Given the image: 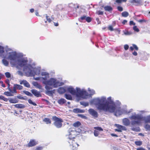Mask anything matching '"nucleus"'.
Segmentation results:
<instances>
[{
    "label": "nucleus",
    "mask_w": 150,
    "mask_h": 150,
    "mask_svg": "<svg viewBox=\"0 0 150 150\" xmlns=\"http://www.w3.org/2000/svg\"><path fill=\"white\" fill-rule=\"evenodd\" d=\"M107 101L105 98L102 97L101 98H97L93 100L94 104L97 106V108L100 110L104 112H108L110 113L115 112V115L121 114L122 112L120 108H117L115 103L111 100V97L108 98Z\"/></svg>",
    "instance_id": "f257e3e1"
},
{
    "label": "nucleus",
    "mask_w": 150,
    "mask_h": 150,
    "mask_svg": "<svg viewBox=\"0 0 150 150\" xmlns=\"http://www.w3.org/2000/svg\"><path fill=\"white\" fill-rule=\"evenodd\" d=\"M132 120H135L132 121L131 122V127H132L131 130L133 131L136 132H139L140 131V129L139 127H134L135 125H139L141 123L142 121H144L145 123L150 122V117H148L147 118L146 117H143L140 115H132L129 118Z\"/></svg>",
    "instance_id": "f03ea898"
},
{
    "label": "nucleus",
    "mask_w": 150,
    "mask_h": 150,
    "mask_svg": "<svg viewBox=\"0 0 150 150\" xmlns=\"http://www.w3.org/2000/svg\"><path fill=\"white\" fill-rule=\"evenodd\" d=\"M43 83L46 85L45 88L47 90L52 89V88L49 86H53L54 88H57L60 86V82L56 79L53 78H50L49 80L47 81H44Z\"/></svg>",
    "instance_id": "7ed1b4c3"
},
{
    "label": "nucleus",
    "mask_w": 150,
    "mask_h": 150,
    "mask_svg": "<svg viewBox=\"0 0 150 150\" xmlns=\"http://www.w3.org/2000/svg\"><path fill=\"white\" fill-rule=\"evenodd\" d=\"M52 120L54 121V125L57 128H59L62 127V123L63 122V120L62 119L55 116L52 117Z\"/></svg>",
    "instance_id": "20e7f679"
},
{
    "label": "nucleus",
    "mask_w": 150,
    "mask_h": 150,
    "mask_svg": "<svg viewBox=\"0 0 150 150\" xmlns=\"http://www.w3.org/2000/svg\"><path fill=\"white\" fill-rule=\"evenodd\" d=\"M30 66H25L23 69V71L25 73L29 76H34L35 74V72L32 69Z\"/></svg>",
    "instance_id": "39448f33"
},
{
    "label": "nucleus",
    "mask_w": 150,
    "mask_h": 150,
    "mask_svg": "<svg viewBox=\"0 0 150 150\" xmlns=\"http://www.w3.org/2000/svg\"><path fill=\"white\" fill-rule=\"evenodd\" d=\"M74 137L69 138L68 139V142L69 144V146L71 147L72 150H77L79 146V144L75 142L74 140Z\"/></svg>",
    "instance_id": "423d86ee"
},
{
    "label": "nucleus",
    "mask_w": 150,
    "mask_h": 150,
    "mask_svg": "<svg viewBox=\"0 0 150 150\" xmlns=\"http://www.w3.org/2000/svg\"><path fill=\"white\" fill-rule=\"evenodd\" d=\"M88 111L89 114L94 118H97L98 117V112L93 109L90 108L88 110Z\"/></svg>",
    "instance_id": "0eeeda50"
},
{
    "label": "nucleus",
    "mask_w": 150,
    "mask_h": 150,
    "mask_svg": "<svg viewBox=\"0 0 150 150\" xmlns=\"http://www.w3.org/2000/svg\"><path fill=\"white\" fill-rule=\"evenodd\" d=\"M116 126L118 129H115V131L118 132H122V130H127L126 128L122 125L119 124H116Z\"/></svg>",
    "instance_id": "6e6552de"
},
{
    "label": "nucleus",
    "mask_w": 150,
    "mask_h": 150,
    "mask_svg": "<svg viewBox=\"0 0 150 150\" xmlns=\"http://www.w3.org/2000/svg\"><path fill=\"white\" fill-rule=\"evenodd\" d=\"M94 128L95 130L94 131V136L96 137L98 136L100 134V131H103V129L100 127H94Z\"/></svg>",
    "instance_id": "1a4fd4ad"
},
{
    "label": "nucleus",
    "mask_w": 150,
    "mask_h": 150,
    "mask_svg": "<svg viewBox=\"0 0 150 150\" xmlns=\"http://www.w3.org/2000/svg\"><path fill=\"white\" fill-rule=\"evenodd\" d=\"M38 143V142L35 139H30L26 146L29 147H31L36 145Z\"/></svg>",
    "instance_id": "9d476101"
},
{
    "label": "nucleus",
    "mask_w": 150,
    "mask_h": 150,
    "mask_svg": "<svg viewBox=\"0 0 150 150\" xmlns=\"http://www.w3.org/2000/svg\"><path fill=\"white\" fill-rule=\"evenodd\" d=\"M27 60L23 59L18 60V64L21 67L25 66L27 64Z\"/></svg>",
    "instance_id": "9b49d317"
},
{
    "label": "nucleus",
    "mask_w": 150,
    "mask_h": 150,
    "mask_svg": "<svg viewBox=\"0 0 150 150\" xmlns=\"http://www.w3.org/2000/svg\"><path fill=\"white\" fill-rule=\"evenodd\" d=\"M31 91L32 93L37 97L41 96V94L40 92L35 89H32L31 90Z\"/></svg>",
    "instance_id": "f8f14e48"
},
{
    "label": "nucleus",
    "mask_w": 150,
    "mask_h": 150,
    "mask_svg": "<svg viewBox=\"0 0 150 150\" xmlns=\"http://www.w3.org/2000/svg\"><path fill=\"white\" fill-rule=\"evenodd\" d=\"M67 91L72 95H75L76 91L72 87H69L67 88Z\"/></svg>",
    "instance_id": "ddd939ff"
},
{
    "label": "nucleus",
    "mask_w": 150,
    "mask_h": 150,
    "mask_svg": "<svg viewBox=\"0 0 150 150\" xmlns=\"http://www.w3.org/2000/svg\"><path fill=\"white\" fill-rule=\"evenodd\" d=\"M88 96L89 94L86 91L83 90L82 93L81 94V96L80 97L83 98H88Z\"/></svg>",
    "instance_id": "4468645a"
},
{
    "label": "nucleus",
    "mask_w": 150,
    "mask_h": 150,
    "mask_svg": "<svg viewBox=\"0 0 150 150\" xmlns=\"http://www.w3.org/2000/svg\"><path fill=\"white\" fill-rule=\"evenodd\" d=\"M76 95L78 97H80L81 96V94L82 93L83 90L81 91L80 88H76Z\"/></svg>",
    "instance_id": "2eb2a0df"
},
{
    "label": "nucleus",
    "mask_w": 150,
    "mask_h": 150,
    "mask_svg": "<svg viewBox=\"0 0 150 150\" xmlns=\"http://www.w3.org/2000/svg\"><path fill=\"white\" fill-rule=\"evenodd\" d=\"M76 95L78 97H80L81 96V94L82 93L83 90L81 91L80 88H76Z\"/></svg>",
    "instance_id": "dca6fc26"
},
{
    "label": "nucleus",
    "mask_w": 150,
    "mask_h": 150,
    "mask_svg": "<svg viewBox=\"0 0 150 150\" xmlns=\"http://www.w3.org/2000/svg\"><path fill=\"white\" fill-rule=\"evenodd\" d=\"M8 57L11 61H15L16 59V56L15 54H11L9 55Z\"/></svg>",
    "instance_id": "f3484780"
},
{
    "label": "nucleus",
    "mask_w": 150,
    "mask_h": 150,
    "mask_svg": "<svg viewBox=\"0 0 150 150\" xmlns=\"http://www.w3.org/2000/svg\"><path fill=\"white\" fill-rule=\"evenodd\" d=\"M123 122L124 125L126 126H128L130 124L129 120L127 118L124 119L123 120Z\"/></svg>",
    "instance_id": "a211bd4d"
},
{
    "label": "nucleus",
    "mask_w": 150,
    "mask_h": 150,
    "mask_svg": "<svg viewBox=\"0 0 150 150\" xmlns=\"http://www.w3.org/2000/svg\"><path fill=\"white\" fill-rule=\"evenodd\" d=\"M58 92L60 94H63L66 91V89L63 87L59 88L57 90Z\"/></svg>",
    "instance_id": "6ab92c4d"
},
{
    "label": "nucleus",
    "mask_w": 150,
    "mask_h": 150,
    "mask_svg": "<svg viewBox=\"0 0 150 150\" xmlns=\"http://www.w3.org/2000/svg\"><path fill=\"white\" fill-rule=\"evenodd\" d=\"M8 100L10 103H18V100L16 98H10Z\"/></svg>",
    "instance_id": "aec40b11"
},
{
    "label": "nucleus",
    "mask_w": 150,
    "mask_h": 150,
    "mask_svg": "<svg viewBox=\"0 0 150 150\" xmlns=\"http://www.w3.org/2000/svg\"><path fill=\"white\" fill-rule=\"evenodd\" d=\"M14 106L15 108H23L25 107V105L21 104H16L14 105Z\"/></svg>",
    "instance_id": "412c9836"
},
{
    "label": "nucleus",
    "mask_w": 150,
    "mask_h": 150,
    "mask_svg": "<svg viewBox=\"0 0 150 150\" xmlns=\"http://www.w3.org/2000/svg\"><path fill=\"white\" fill-rule=\"evenodd\" d=\"M66 100L64 99L61 98L58 100V103L61 105H62L66 103Z\"/></svg>",
    "instance_id": "4be33fe9"
},
{
    "label": "nucleus",
    "mask_w": 150,
    "mask_h": 150,
    "mask_svg": "<svg viewBox=\"0 0 150 150\" xmlns=\"http://www.w3.org/2000/svg\"><path fill=\"white\" fill-rule=\"evenodd\" d=\"M43 121L45 122L46 124H50L51 123V120L48 118H45L43 120Z\"/></svg>",
    "instance_id": "5701e85b"
},
{
    "label": "nucleus",
    "mask_w": 150,
    "mask_h": 150,
    "mask_svg": "<svg viewBox=\"0 0 150 150\" xmlns=\"http://www.w3.org/2000/svg\"><path fill=\"white\" fill-rule=\"evenodd\" d=\"M105 10L106 11H112L113 9L110 6H106L104 7Z\"/></svg>",
    "instance_id": "b1692460"
},
{
    "label": "nucleus",
    "mask_w": 150,
    "mask_h": 150,
    "mask_svg": "<svg viewBox=\"0 0 150 150\" xmlns=\"http://www.w3.org/2000/svg\"><path fill=\"white\" fill-rule=\"evenodd\" d=\"M55 92V90L54 89L53 90L49 91L47 90L46 91V94L48 95H53Z\"/></svg>",
    "instance_id": "393cba45"
},
{
    "label": "nucleus",
    "mask_w": 150,
    "mask_h": 150,
    "mask_svg": "<svg viewBox=\"0 0 150 150\" xmlns=\"http://www.w3.org/2000/svg\"><path fill=\"white\" fill-rule=\"evenodd\" d=\"M65 97L66 99L69 100H72V98L71 95L67 94H65Z\"/></svg>",
    "instance_id": "a878e982"
},
{
    "label": "nucleus",
    "mask_w": 150,
    "mask_h": 150,
    "mask_svg": "<svg viewBox=\"0 0 150 150\" xmlns=\"http://www.w3.org/2000/svg\"><path fill=\"white\" fill-rule=\"evenodd\" d=\"M127 0H115V4H120L122 3L123 2H125L127 1Z\"/></svg>",
    "instance_id": "bb28decb"
},
{
    "label": "nucleus",
    "mask_w": 150,
    "mask_h": 150,
    "mask_svg": "<svg viewBox=\"0 0 150 150\" xmlns=\"http://www.w3.org/2000/svg\"><path fill=\"white\" fill-rule=\"evenodd\" d=\"M16 88L15 86H14H14L13 88V90L10 88V87H9V89H8L9 91L12 93H16Z\"/></svg>",
    "instance_id": "cd10ccee"
},
{
    "label": "nucleus",
    "mask_w": 150,
    "mask_h": 150,
    "mask_svg": "<svg viewBox=\"0 0 150 150\" xmlns=\"http://www.w3.org/2000/svg\"><path fill=\"white\" fill-rule=\"evenodd\" d=\"M4 95L8 96H13V94L11 93V92L6 91L4 93Z\"/></svg>",
    "instance_id": "c85d7f7f"
},
{
    "label": "nucleus",
    "mask_w": 150,
    "mask_h": 150,
    "mask_svg": "<svg viewBox=\"0 0 150 150\" xmlns=\"http://www.w3.org/2000/svg\"><path fill=\"white\" fill-rule=\"evenodd\" d=\"M81 125V124L79 121H77L75 122L73 124V125L75 127H78Z\"/></svg>",
    "instance_id": "c756f323"
},
{
    "label": "nucleus",
    "mask_w": 150,
    "mask_h": 150,
    "mask_svg": "<svg viewBox=\"0 0 150 150\" xmlns=\"http://www.w3.org/2000/svg\"><path fill=\"white\" fill-rule=\"evenodd\" d=\"M80 104L81 105H83L85 107L88 106L89 105V103L87 102L81 101L80 102Z\"/></svg>",
    "instance_id": "7c9ffc66"
},
{
    "label": "nucleus",
    "mask_w": 150,
    "mask_h": 150,
    "mask_svg": "<svg viewBox=\"0 0 150 150\" xmlns=\"http://www.w3.org/2000/svg\"><path fill=\"white\" fill-rule=\"evenodd\" d=\"M14 86H15V87H16V89L18 90H21L23 88V87L22 86L19 85V84H14Z\"/></svg>",
    "instance_id": "2f4dec72"
},
{
    "label": "nucleus",
    "mask_w": 150,
    "mask_h": 150,
    "mask_svg": "<svg viewBox=\"0 0 150 150\" xmlns=\"http://www.w3.org/2000/svg\"><path fill=\"white\" fill-rule=\"evenodd\" d=\"M131 3H137L139 4L141 2L140 0H132L130 1Z\"/></svg>",
    "instance_id": "473e14b6"
},
{
    "label": "nucleus",
    "mask_w": 150,
    "mask_h": 150,
    "mask_svg": "<svg viewBox=\"0 0 150 150\" xmlns=\"http://www.w3.org/2000/svg\"><path fill=\"white\" fill-rule=\"evenodd\" d=\"M122 15L123 17H127L129 15V13L127 11H124L122 13Z\"/></svg>",
    "instance_id": "72a5a7b5"
},
{
    "label": "nucleus",
    "mask_w": 150,
    "mask_h": 150,
    "mask_svg": "<svg viewBox=\"0 0 150 150\" xmlns=\"http://www.w3.org/2000/svg\"><path fill=\"white\" fill-rule=\"evenodd\" d=\"M134 143L136 145L140 146L142 144V142L141 141H136L134 142Z\"/></svg>",
    "instance_id": "f704fd0d"
},
{
    "label": "nucleus",
    "mask_w": 150,
    "mask_h": 150,
    "mask_svg": "<svg viewBox=\"0 0 150 150\" xmlns=\"http://www.w3.org/2000/svg\"><path fill=\"white\" fill-rule=\"evenodd\" d=\"M0 99L3 100L5 102H7L9 100L8 98H6L5 97L2 95L0 96Z\"/></svg>",
    "instance_id": "c9c22d12"
},
{
    "label": "nucleus",
    "mask_w": 150,
    "mask_h": 150,
    "mask_svg": "<svg viewBox=\"0 0 150 150\" xmlns=\"http://www.w3.org/2000/svg\"><path fill=\"white\" fill-rule=\"evenodd\" d=\"M5 82L8 85L7 89H9V87H10V81L8 79H7L6 80Z\"/></svg>",
    "instance_id": "e433bc0d"
},
{
    "label": "nucleus",
    "mask_w": 150,
    "mask_h": 150,
    "mask_svg": "<svg viewBox=\"0 0 150 150\" xmlns=\"http://www.w3.org/2000/svg\"><path fill=\"white\" fill-rule=\"evenodd\" d=\"M24 85L25 86L28 88H29L30 86L28 82L25 80L24 81Z\"/></svg>",
    "instance_id": "4c0bfd02"
},
{
    "label": "nucleus",
    "mask_w": 150,
    "mask_h": 150,
    "mask_svg": "<svg viewBox=\"0 0 150 150\" xmlns=\"http://www.w3.org/2000/svg\"><path fill=\"white\" fill-rule=\"evenodd\" d=\"M3 64L6 66H7L8 65V62L5 59H3L2 60Z\"/></svg>",
    "instance_id": "58836bf2"
},
{
    "label": "nucleus",
    "mask_w": 150,
    "mask_h": 150,
    "mask_svg": "<svg viewBox=\"0 0 150 150\" xmlns=\"http://www.w3.org/2000/svg\"><path fill=\"white\" fill-rule=\"evenodd\" d=\"M28 101L29 103L30 104H32L34 106H36L37 105L36 104L32 102V100L30 99H29L28 100Z\"/></svg>",
    "instance_id": "ea45409f"
},
{
    "label": "nucleus",
    "mask_w": 150,
    "mask_h": 150,
    "mask_svg": "<svg viewBox=\"0 0 150 150\" xmlns=\"http://www.w3.org/2000/svg\"><path fill=\"white\" fill-rule=\"evenodd\" d=\"M41 75L42 76H45L46 77H49V74L45 72H42Z\"/></svg>",
    "instance_id": "a19ab883"
},
{
    "label": "nucleus",
    "mask_w": 150,
    "mask_h": 150,
    "mask_svg": "<svg viewBox=\"0 0 150 150\" xmlns=\"http://www.w3.org/2000/svg\"><path fill=\"white\" fill-rule=\"evenodd\" d=\"M24 93L26 95L29 96H32V94L28 91H25L24 92Z\"/></svg>",
    "instance_id": "79ce46f5"
},
{
    "label": "nucleus",
    "mask_w": 150,
    "mask_h": 150,
    "mask_svg": "<svg viewBox=\"0 0 150 150\" xmlns=\"http://www.w3.org/2000/svg\"><path fill=\"white\" fill-rule=\"evenodd\" d=\"M46 18L47 21L49 23L51 22L52 21L51 19L49 18V16H48L47 15V14H46Z\"/></svg>",
    "instance_id": "37998d69"
},
{
    "label": "nucleus",
    "mask_w": 150,
    "mask_h": 150,
    "mask_svg": "<svg viewBox=\"0 0 150 150\" xmlns=\"http://www.w3.org/2000/svg\"><path fill=\"white\" fill-rule=\"evenodd\" d=\"M86 21L88 22H90L91 21V18L89 16L86 17Z\"/></svg>",
    "instance_id": "c03bdc74"
},
{
    "label": "nucleus",
    "mask_w": 150,
    "mask_h": 150,
    "mask_svg": "<svg viewBox=\"0 0 150 150\" xmlns=\"http://www.w3.org/2000/svg\"><path fill=\"white\" fill-rule=\"evenodd\" d=\"M34 85L35 86H36L39 89H40L42 87L37 82L35 83Z\"/></svg>",
    "instance_id": "a18cd8bd"
},
{
    "label": "nucleus",
    "mask_w": 150,
    "mask_h": 150,
    "mask_svg": "<svg viewBox=\"0 0 150 150\" xmlns=\"http://www.w3.org/2000/svg\"><path fill=\"white\" fill-rule=\"evenodd\" d=\"M7 78L11 77V74L9 72H6L5 74Z\"/></svg>",
    "instance_id": "49530a36"
},
{
    "label": "nucleus",
    "mask_w": 150,
    "mask_h": 150,
    "mask_svg": "<svg viewBox=\"0 0 150 150\" xmlns=\"http://www.w3.org/2000/svg\"><path fill=\"white\" fill-rule=\"evenodd\" d=\"M133 29L134 30L137 32H138L139 31V28H137L136 26H134L133 27Z\"/></svg>",
    "instance_id": "de8ad7c7"
},
{
    "label": "nucleus",
    "mask_w": 150,
    "mask_h": 150,
    "mask_svg": "<svg viewBox=\"0 0 150 150\" xmlns=\"http://www.w3.org/2000/svg\"><path fill=\"white\" fill-rule=\"evenodd\" d=\"M79 108H75L73 110V112L75 113H79Z\"/></svg>",
    "instance_id": "09e8293b"
},
{
    "label": "nucleus",
    "mask_w": 150,
    "mask_h": 150,
    "mask_svg": "<svg viewBox=\"0 0 150 150\" xmlns=\"http://www.w3.org/2000/svg\"><path fill=\"white\" fill-rule=\"evenodd\" d=\"M4 52V48L3 47H1L0 48V53L2 54Z\"/></svg>",
    "instance_id": "8fccbe9b"
},
{
    "label": "nucleus",
    "mask_w": 150,
    "mask_h": 150,
    "mask_svg": "<svg viewBox=\"0 0 150 150\" xmlns=\"http://www.w3.org/2000/svg\"><path fill=\"white\" fill-rule=\"evenodd\" d=\"M78 116L82 118L85 119H87V117L86 116H85L83 115L79 114V115H78Z\"/></svg>",
    "instance_id": "3c124183"
},
{
    "label": "nucleus",
    "mask_w": 150,
    "mask_h": 150,
    "mask_svg": "<svg viewBox=\"0 0 150 150\" xmlns=\"http://www.w3.org/2000/svg\"><path fill=\"white\" fill-rule=\"evenodd\" d=\"M117 8L118 10L120 11H122L123 10V8L122 7L120 6H117Z\"/></svg>",
    "instance_id": "603ef678"
},
{
    "label": "nucleus",
    "mask_w": 150,
    "mask_h": 150,
    "mask_svg": "<svg viewBox=\"0 0 150 150\" xmlns=\"http://www.w3.org/2000/svg\"><path fill=\"white\" fill-rule=\"evenodd\" d=\"M96 14L98 15H103V12L100 11H99L96 12Z\"/></svg>",
    "instance_id": "864d4df0"
},
{
    "label": "nucleus",
    "mask_w": 150,
    "mask_h": 150,
    "mask_svg": "<svg viewBox=\"0 0 150 150\" xmlns=\"http://www.w3.org/2000/svg\"><path fill=\"white\" fill-rule=\"evenodd\" d=\"M124 34L125 35H129L132 34V33L128 31H127L124 33Z\"/></svg>",
    "instance_id": "5fc2aeb1"
},
{
    "label": "nucleus",
    "mask_w": 150,
    "mask_h": 150,
    "mask_svg": "<svg viewBox=\"0 0 150 150\" xmlns=\"http://www.w3.org/2000/svg\"><path fill=\"white\" fill-rule=\"evenodd\" d=\"M42 147L40 146H38L36 147V150H42Z\"/></svg>",
    "instance_id": "6e6d98bb"
},
{
    "label": "nucleus",
    "mask_w": 150,
    "mask_h": 150,
    "mask_svg": "<svg viewBox=\"0 0 150 150\" xmlns=\"http://www.w3.org/2000/svg\"><path fill=\"white\" fill-rule=\"evenodd\" d=\"M135 23L133 22V21H131L129 22V25H135Z\"/></svg>",
    "instance_id": "4d7b16f0"
},
{
    "label": "nucleus",
    "mask_w": 150,
    "mask_h": 150,
    "mask_svg": "<svg viewBox=\"0 0 150 150\" xmlns=\"http://www.w3.org/2000/svg\"><path fill=\"white\" fill-rule=\"evenodd\" d=\"M86 16L84 15L81 17L80 18L81 20L83 21L85 19H86Z\"/></svg>",
    "instance_id": "13d9d810"
},
{
    "label": "nucleus",
    "mask_w": 150,
    "mask_h": 150,
    "mask_svg": "<svg viewBox=\"0 0 150 150\" xmlns=\"http://www.w3.org/2000/svg\"><path fill=\"white\" fill-rule=\"evenodd\" d=\"M108 28L109 30L111 31H112L114 30V29L113 28V27L112 26H111V25L109 26L108 27Z\"/></svg>",
    "instance_id": "bf43d9fd"
},
{
    "label": "nucleus",
    "mask_w": 150,
    "mask_h": 150,
    "mask_svg": "<svg viewBox=\"0 0 150 150\" xmlns=\"http://www.w3.org/2000/svg\"><path fill=\"white\" fill-rule=\"evenodd\" d=\"M138 22L140 23H142L143 22H145L146 21L144 19H142L138 20Z\"/></svg>",
    "instance_id": "052dcab7"
},
{
    "label": "nucleus",
    "mask_w": 150,
    "mask_h": 150,
    "mask_svg": "<svg viewBox=\"0 0 150 150\" xmlns=\"http://www.w3.org/2000/svg\"><path fill=\"white\" fill-rule=\"evenodd\" d=\"M129 46L127 45H125L124 46V48L125 50H127L129 48Z\"/></svg>",
    "instance_id": "680f3d73"
},
{
    "label": "nucleus",
    "mask_w": 150,
    "mask_h": 150,
    "mask_svg": "<svg viewBox=\"0 0 150 150\" xmlns=\"http://www.w3.org/2000/svg\"><path fill=\"white\" fill-rule=\"evenodd\" d=\"M133 46L134 47V49H135L136 50H138V48L136 45L134 44L133 45Z\"/></svg>",
    "instance_id": "e2e57ef3"
},
{
    "label": "nucleus",
    "mask_w": 150,
    "mask_h": 150,
    "mask_svg": "<svg viewBox=\"0 0 150 150\" xmlns=\"http://www.w3.org/2000/svg\"><path fill=\"white\" fill-rule=\"evenodd\" d=\"M145 127L147 129H149V128H150V126L149 125L146 124L145 125Z\"/></svg>",
    "instance_id": "0e129e2a"
},
{
    "label": "nucleus",
    "mask_w": 150,
    "mask_h": 150,
    "mask_svg": "<svg viewBox=\"0 0 150 150\" xmlns=\"http://www.w3.org/2000/svg\"><path fill=\"white\" fill-rule=\"evenodd\" d=\"M137 150H146L145 149L142 147H140L136 149Z\"/></svg>",
    "instance_id": "69168bd1"
},
{
    "label": "nucleus",
    "mask_w": 150,
    "mask_h": 150,
    "mask_svg": "<svg viewBox=\"0 0 150 150\" xmlns=\"http://www.w3.org/2000/svg\"><path fill=\"white\" fill-rule=\"evenodd\" d=\"M127 22V21L126 20H125L123 21L122 22V23L124 25Z\"/></svg>",
    "instance_id": "338daca9"
},
{
    "label": "nucleus",
    "mask_w": 150,
    "mask_h": 150,
    "mask_svg": "<svg viewBox=\"0 0 150 150\" xmlns=\"http://www.w3.org/2000/svg\"><path fill=\"white\" fill-rule=\"evenodd\" d=\"M17 97L18 98L20 99H23L24 98L23 97L20 96H17Z\"/></svg>",
    "instance_id": "774afa93"
}]
</instances>
